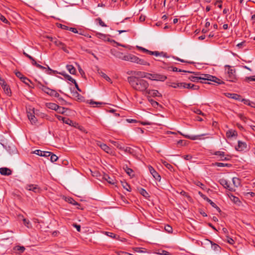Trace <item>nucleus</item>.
<instances>
[{"mask_svg":"<svg viewBox=\"0 0 255 255\" xmlns=\"http://www.w3.org/2000/svg\"><path fill=\"white\" fill-rule=\"evenodd\" d=\"M131 87L134 90L145 94L149 86L148 82L143 79L136 76H129L127 78Z\"/></svg>","mask_w":255,"mask_h":255,"instance_id":"1","label":"nucleus"},{"mask_svg":"<svg viewBox=\"0 0 255 255\" xmlns=\"http://www.w3.org/2000/svg\"><path fill=\"white\" fill-rule=\"evenodd\" d=\"M189 79L194 82H197L199 80H203L204 81H201V83L208 84H210V83L205 81H212L218 84H224V82L220 79L209 74H202L200 77L191 76L189 77Z\"/></svg>","mask_w":255,"mask_h":255,"instance_id":"2","label":"nucleus"},{"mask_svg":"<svg viewBox=\"0 0 255 255\" xmlns=\"http://www.w3.org/2000/svg\"><path fill=\"white\" fill-rule=\"evenodd\" d=\"M226 67H228V75L227 76V79L228 81L232 82H235L237 80L236 76L235 74L236 71L234 69H232L231 66L226 65Z\"/></svg>","mask_w":255,"mask_h":255,"instance_id":"3","label":"nucleus"},{"mask_svg":"<svg viewBox=\"0 0 255 255\" xmlns=\"http://www.w3.org/2000/svg\"><path fill=\"white\" fill-rule=\"evenodd\" d=\"M147 79L151 80L164 81L167 77L166 76L159 74L148 73Z\"/></svg>","mask_w":255,"mask_h":255,"instance_id":"4","label":"nucleus"},{"mask_svg":"<svg viewBox=\"0 0 255 255\" xmlns=\"http://www.w3.org/2000/svg\"><path fill=\"white\" fill-rule=\"evenodd\" d=\"M219 183L226 189L230 191L234 192L235 191V189L234 187H232L230 185V183L228 181L224 178L220 179L219 180Z\"/></svg>","mask_w":255,"mask_h":255,"instance_id":"5","label":"nucleus"},{"mask_svg":"<svg viewBox=\"0 0 255 255\" xmlns=\"http://www.w3.org/2000/svg\"><path fill=\"white\" fill-rule=\"evenodd\" d=\"M97 145L99 146L104 151H105L107 153H109L110 154H114V150L109 147L107 144L105 143H102L100 141H98L97 142Z\"/></svg>","mask_w":255,"mask_h":255,"instance_id":"6","label":"nucleus"},{"mask_svg":"<svg viewBox=\"0 0 255 255\" xmlns=\"http://www.w3.org/2000/svg\"><path fill=\"white\" fill-rule=\"evenodd\" d=\"M0 84L1 86L2 87L5 93L8 96H10L11 90H10V89L9 87V86L8 85H7L3 79H1V78H0Z\"/></svg>","mask_w":255,"mask_h":255,"instance_id":"7","label":"nucleus"},{"mask_svg":"<svg viewBox=\"0 0 255 255\" xmlns=\"http://www.w3.org/2000/svg\"><path fill=\"white\" fill-rule=\"evenodd\" d=\"M131 74L132 75H134V76H136L139 77L140 78H147L148 77V73L142 72V71H131Z\"/></svg>","mask_w":255,"mask_h":255,"instance_id":"8","label":"nucleus"},{"mask_svg":"<svg viewBox=\"0 0 255 255\" xmlns=\"http://www.w3.org/2000/svg\"><path fill=\"white\" fill-rule=\"evenodd\" d=\"M137 58L138 57L134 55L129 54L128 55L124 56L123 60H124L125 61H129L131 62H134L136 63L137 60Z\"/></svg>","mask_w":255,"mask_h":255,"instance_id":"9","label":"nucleus"},{"mask_svg":"<svg viewBox=\"0 0 255 255\" xmlns=\"http://www.w3.org/2000/svg\"><path fill=\"white\" fill-rule=\"evenodd\" d=\"M145 94H147L148 95H150L153 97H161L162 96L161 94L156 90H150V89H147L146 92H145Z\"/></svg>","mask_w":255,"mask_h":255,"instance_id":"10","label":"nucleus"},{"mask_svg":"<svg viewBox=\"0 0 255 255\" xmlns=\"http://www.w3.org/2000/svg\"><path fill=\"white\" fill-rule=\"evenodd\" d=\"M25 189L27 190L32 191L34 193H39L40 192V188L37 185L34 184L27 185Z\"/></svg>","mask_w":255,"mask_h":255,"instance_id":"11","label":"nucleus"},{"mask_svg":"<svg viewBox=\"0 0 255 255\" xmlns=\"http://www.w3.org/2000/svg\"><path fill=\"white\" fill-rule=\"evenodd\" d=\"M148 169L150 173L152 174L155 179L157 181H160L161 179V177L159 174L155 170V169L151 166H149Z\"/></svg>","mask_w":255,"mask_h":255,"instance_id":"12","label":"nucleus"},{"mask_svg":"<svg viewBox=\"0 0 255 255\" xmlns=\"http://www.w3.org/2000/svg\"><path fill=\"white\" fill-rule=\"evenodd\" d=\"M0 173L4 176H9L12 174V171L7 167L0 168Z\"/></svg>","mask_w":255,"mask_h":255,"instance_id":"13","label":"nucleus"},{"mask_svg":"<svg viewBox=\"0 0 255 255\" xmlns=\"http://www.w3.org/2000/svg\"><path fill=\"white\" fill-rule=\"evenodd\" d=\"M54 43L57 46H58V47H60V48H61L65 52H66L67 53H68V50H67V49L66 48V45L63 43L61 42L60 41L58 40V39H55L54 41Z\"/></svg>","mask_w":255,"mask_h":255,"instance_id":"14","label":"nucleus"},{"mask_svg":"<svg viewBox=\"0 0 255 255\" xmlns=\"http://www.w3.org/2000/svg\"><path fill=\"white\" fill-rule=\"evenodd\" d=\"M184 88L191 89L193 90H198L199 89V86L196 85L192 84L191 83H186L183 82Z\"/></svg>","mask_w":255,"mask_h":255,"instance_id":"15","label":"nucleus"},{"mask_svg":"<svg viewBox=\"0 0 255 255\" xmlns=\"http://www.w3.org/2000/svg\"><path fill=\"white\" fill-rule=\"evenodd\" d=\"M34 153L35 154H37V155H39V156H45V157L49 156L51 154V152L43 151H41V150H39V149L35 150L34 151Z\"/></svg>","mask_w":255,"mask_h":255,"instance_id":"16","label":"nucleus"},{"mask_svg":"<svg viewBox=\"0 0 255 255\" xmlns=\"http://www.w3.org/2000/svg\"><path fill=\"white\" fill-rule=\"evenodd\" d=\"M225 95L226 96V97L229 98L233 99L239 101L241 100V96L237 94L227 93L225 94Z\"/></svg>","mask_w":255,"mask_h":255,"instance_id":"17","label":"nucleus"},{"mask_svg":"<svg viewBox=\"0 0 255 255\" xmlns=\"http://www.w3.org/2000/svg\"><path fill=\"white\" fill-rule=\"evenodd\" d=\"M180 133L183 135L184 136H185V137L187 138H189L190 139H191V140H196V139H200L199 138L200 136H204V135H207L208 134L207 133H204V134H201V135H185V134H184L181 132H180Z\"/></svg>","mask_w":255,"mask_h":255,"instance_id":"18","label":"nucleus"},{"mask_svg":"<svg viewBox=\"0 0 255 255\" xmlns=\"http://www.w3.org/2000/svg\"><path fill=\"white\" fill-rule=\"evenodd\" d=\"M27 117L29 121H30L32 124H35L37 122V119L35 117V116L33 114V113L30 112L27 113Z\"/></svg>","mask_w":255,"mask_h":255,"instance_id":"19","label":"nucleus"},{"mask_svg":"<svg viewBox=\"0 0 255 255\" xmlns=\"http://www.w3.org/2000/svg\"><path fill=\"white\" fill-rule=\"evenodd\" d=\"M247 145L245 142L241 141H238V145L236 149L238 151H242L246 148Z\"/></svg>","mask_w":255,"mask_h":255,"instance_id":"20","label":"nucleus"},{"mask_svg":"<svg viewBox=\"0 0 255 255\" xmlns=\"http://www.w3.org/2000/svg\"><path fill=\"white\" fill-rule=\"evenodd\" d=\"M122 150H123L125 152L128 153L131 155H134L135 154V152L134 150L130 147H124L123 146V148Z\"/></svg>","mask_w":255,"mask_h":255,"instance_id":"21","label":"nucleus"},{"mask_svg":"<svg viewBox=\"0 0 255 255\" xmlns=\"http://www.w3.org/2000/svg\"><path fill=\"white\" fill-rule=\"evenodd\" d=\"M96 36L98 38L102 39L104 41H111L110 40V38L109 37L108 35H107L104 34L100 33H96Z\"/></svg>","mask_w":255,"mask_h":255,"instance_id":"22","label":"nucleus"},{"mask_svg":"<svg viewBox=\"0 0 255 255\" xmlns=\"http://www.w3.org/2000/svg\"><path fill=\"white\" fill-rule=\"evenodd\" d=\"M47 108L56 111L58 109V105L52 103H48L46 104Z\"/></svg>","mask_w":255,"mask_h":255,"instance_id":"23","label":"nucleus"},{"mask_svg":"<svg viewBox=\"0 0 255 255\" xmlns=\"http://www.w3.org/2000/svg\"><path fill=\"white\" fill-rule=\"evenodd\" d=\"M234 187H238L241 185V180L237 177H233L232 179Z\"/></svg>","mask_w":255,"mask_h":255,"instance_id":"24","label":"nucleus"},{"mask_svg":"<svg viewBox=\"0 0 255 255\" xmlns=\"http://www.w3.org/2000/svg\"><path fill=\"white\" fill-rule=\"evenodd\" d=\"M104 178L109 183L111 184H115V179L113 177H110L108 175L105 174L104 176Z\"/></svg>","mask_w":255,"mask_h":255,"instance_id":"25","label":"nucleus"},{"mask_svg":"<svg viewBox=\"0 0 255 255\" xmlns=\"http://www.w3.org/2000/svg\"><path fill=\"white\" fill-rule=\"evenodd\" d=\"M241 101L246 105H247L253 108H255V103L251 102L249 100L243 99L241 100Z\"/></svg>","mask_w":255,"mask_h":255,"instance_id":"26","label":"nucleus"},{"mask_svg":"<svg viewBox=\"0 0 255 255\" xmlns=\"http://www.w3.org/2000/svg\"><path fill=\"white\" fill-rule=\"evenodd\" d=\"M63 123L75 127H76V125H78V124H77L76 122H74L73 121L70 120L68 118H65Z\"/></svg>","mask_w":255,"mask_h":255,"instance_id":"27","label":"nucleus"},{"mask_svg":"<svg viewBox=\"0 0 255 255\" xmlns=\"http://www.w3.org/2000/svg\"><path fill=\"white\" fill-rule=\"evenodd\" d=\"M205 200L207 201L208 203L210 204V205L214 208H216L217 210L219 212H221V210L218 207L215 203H214L211 200L208 198L207 197L205 198Z\"/></svg>","mask_w":255,"mask_h":255,"instance_id":"28","label":"nucleus"},{"mask_svg":"<svg viewBox=\"0 0 255 255\" xmlns=\"http://www.w3.org/2000/svg\"><path fill=\"white\" fill-rule=\"evenodd\" d=\"M138 190L139 193L145 198H147L149 197L148 193L144 189L142 188H138Z\"/></svg>","mask_w":255,"mask_h":255,"instance_id":"29","label":"nucleus"},{"mask_svg":"<svg viewBox=\"0 0 255 255\" xmlns=\"http://www.w3.org/2000/svg\"><path fill=\"white\" fill-rule=\"evenodd\" d=\"M226 136L228 138L237 136V132L233 130H229L226 132Z\"/></svg>","mask_w":255,"mask_h":255,"instance_id":"30","label":"nucleus"},{"mask_svg":"<svg viewBox=\"0 0 255 255\" xmlns=\"http://www.w3.org/2000/svg\"><path fill=\"white\" fill-rule=\"evenodd\" d=\"M66 68L70 74H75L76 69L75 68V67L73 66H72L71 65H67Z\"/></svg>","mask_w":255,"mask_h":255,"instance_id":"31","label":"nucleus"},{"mask_svg":"<svg viewBox=\"0 0 255 255\" xmlns=\"http://www.w3.org/2000/svg\"><path fill=\"white\" fill-rule=\"evenodd\" d=\"M213 165L214 166H217L218 167H230L232 166V164H228V163H221V162H215L214 163H213Z\"/></svg>","mask_w":255,"mask_h":255,"instance_id":"32","label":"nucleus"},{"mask_svg":"<svg viewBox=\"0 0 255 255\" xmlns=\"http://www.w3.org/2000/svg\"><path fill=\"white\" fill-rule=\"evenodd\" d=\"M99 73L100 75V76L101 77H102L103 78H104L106 81H107L111 83H112V81L111 78L108 76H107L105 73H104L102 71H100V72H99Z\"/></svg>","mask_w":255,"mask_h":255,"instance_id":"33","label":"nucleus"},{"mask_svg":"<svg viewBox=\"0 0 255 255\" xmlns=\"http://www.w3.org/2000/svg\"><path fill=\"white\" fill-rule=\"evenodd\" d=\"M136 63L140 64V65H147V66L150 65V64L148 62L145 61L143 59H140L138 57L137 58V62Z\"/></svg>","mask_w":255,"mask_h":255,"instance_id":"34","label":"nucleus"},{"mask_svg":"<svg viewBox=\"0 0 255 255\" xmlns=\"http://www.w3.org/2000/svg\"><path fill=\"white\" fill-rule=\"evenodd\" d=\"M59 74L63 75L67 80L72 82L73 83H75V80L72 78L71 76L66 74H63L62 73H59Z\"/></svg>","mask_w":255,"mask_h":255,"instance_id":"35","label":"nucleus"},{"mask_svg":"<svg viewBox=\"0 0 255 255\" xmlns=\"http://www.w3.org/2000/svg\"><path fill=\"white\" fill-rule=\"evenodd\" d=\"M183 82L172 83L170 85V86H171L174 88H183Z\"/></svg>","mask_w":255,"mask_h":255,"instance_id":"36","label":"nucleus"},{"mask_svg":"<svg viewBox=\"0 0 255 255\" xmlns=\"http://www.w3.org/2000/svg\"><path fill=\"white\" fill-rule=\"evenodd\" d=\"M40 88L45 93L47 94H49L50 92L51 91L52 89L49 88L47 87L44 86L43 85H40Z\"/></svg>","mask_w":255,"mask_h":255,"instance_id":"37","label":"nucleus"},{"mask_svg":"<svg viewBox=\"0 0 255 255\" xmlns=\"http://www.w3.org/2000/svg\"><path fill=\"white\" fill-rule=\"evenodd\" d=\"M110 142L112 144H113L114 146H116L118 148L121 150H122V149L123 148V146L119 142L114 140H110Z\"/></svg>","mask_w":255,"mask_h":255,"instance_id":"38","label":"nucleus"},{"mask_svg":"<svg viewBox=\"0 0 255 255\" xmlns=\"http://www.w3.org/2000/svg\"><path fill=\"white\" fill-rule=\"evenodd\" d=\"M48 95L56 98H59V97L60 96L59 94L55 90L52 89Z\"/></svg>","mask_w":255,"mask_h":255,"instance_id":"39","label":"nucleus"},{"mask_svg":"<svg viewBox=\"0 0 255 255\" xmlns=\"http://www.w3.org/2000/svg\"><path fill=\"white\" fill-rule=\"evenodd\" d=\"M124 169L126 173L128 175H129L130 176H133V174H132L133 171L131 168H128V166H126V167L124 168Z\"/></svg>","mask_w":255,"mask_h":255,"instance_id":"40","label":"nucleus"},{"mask_svg":"<svg viewBox=\"0 0 255 255\" xmlns=\"http://www.w3.org/2000/svg\"><path fill=\"white\" fill-rule=\"evenodd\" d=\"M122 184L124 189H126L128 191H131V187L127 182H122Z\"/></svg>","mask_w":255,"mask_h":255,"instance_id":"41","label":"nucleus"},{"mask_svg":"<svg viewBox=\"0 0 255 255\" xmlns=\"http://www.w3.org/2000/svg\"><path fill=\"white\" fill-rule=\"evenodd\" d=\"M68 203L74 205H78L79 206H80V204H78L76 201H75L73 198H68L67 200H66Z\"/></svg>","mask_w":255,"mask_h":255,"instance_id":"42","label":"nucleus"},{"mask_svg":"<svg viewBox=\"0 0 255 255\" xmlns=\"http://www.w3.org/2000/svg\"><path fill=\"white\" fill-rule=\"evenodd\" d=\"M153 55H155L156 56H163V57H166V53L163 52H158L157 51H153Z\"/></svg>","mask_w":255,"mask_h":255,"instance_id":"43","label":"nucleus"},{"mask_svg":"<svg viewBox=\"0 0 255 255\" xmlns=\"http://www.w3.org/2000/svg\"><path fill=\"white\" fill-rule=\"evenodd\" d=\"M67 109L64 107H60L58 106V109H57L56 111L59 114H63L65 113Z\"/></svg>","mask_w":255,"mask_h":255,"instance_id":"44","label":"nucleus"},{"mask_svg":"<svg viewBox=\"0 0 255 255\" xmlns=\"http://www.w3.org/2000/svg\"><path fill=\"white\" fill-rule=\"evenodd\" d=\"M112 53L116 57H118L119 58H121V59H123V58L124 56H122L123 55L122 53L119 52V51H116V52H115V53H113V52H112Z\"/></svg>","mask_w":255,"mask_h":255,"instance_id":"45","label":"nucleus"},{"mask_svg":"<svg viewBox=\"0 0 255 255\" xmlns=\"http://www.w3.org/2000/svg\"><path fill=\"white\" fill-rule=\"evenodd\" d=\"M194 183L197 186L201 187L202 189H203V190L205 189V186L203 183H202L201 182H200L199 181H196L194 182Z\"/></svg>","mask_w":255,"mask_h":255,"instance_id":"46","label":"nucleus"},{"mask_svg":"<svg viewBox=\"0 0 255 255\" xmlns=\"http://www.w3.org/2000/svg\"><path fill=\"white\" fill-rule=\"evenodd\" d=\"M148 100L154 108H156L158 106V103L154 101V100L151 99H149Z\"/></svg>","mask_w":255,"mask_h":255,"instance_id":"47","label":"nucleus"},{"mask_svg":"<svg viewBox=\"0 0 255 255\" xmlns=\"http://www.w3.org/2000/svg\"><path fill=\"white\" fill-rule=\"evenodd\" d=\"M163 164H164V166H165L167 168H168V169H169L170 171H172V169H173V166H172L171 164H170L168 163H167V162H166V161L163 162Z\"/></svg>","mask_w":255,"mask_h":255,"instance_id":"48","label":"nucleus"},{"mask_svg":"<svg viewBox=\"0 0 255 255\" xmlns=\"http://www.w3.org/2000/svg\"><path fill=\"white\" fill-rule=\"evenodd\" d=\"M164 229L165 230L169 233H171L172 232V228L168 225H165Z\"/></svg>","mask_w":255,"mask_h":255,"instance_id":"49","label":"nucleus"},{"mask_svg":"<svg viewBox=\"0 0 255 255\" xmlns=\"http://www.w3.org/2000/svg\"><path fill=\"white\" fill-rule=\"evenodd\" d=\"M50 156V160L52 162H55V161H57V160L58 158V157L55 154H53L52 152H51V154Z\"/></svg>","mask_w":255,"mask_h":255,"instance_id":"50","label":"nucleus"},{"mask_svg":"<svg viewBox=\"0 0 255 255\" xmlns=\"http://www.w3.org/2000/svg\"><path fill=\"white\" fill-rule=\"evenodd\" d=\"M21 81L27 85H29V83H31L30 80L25 76L24 77V78H23L21 80Z\"/></svg>","mask_w":255,"mask_h":255,"instance_id":"51","label":"nucleus"},{"mask_svg":"<svg viewBox=\"0 0 255 255\" xmlns=\"http://www.w3.org/2000/svg\"><path fill=\"white\" fill-rule=\"evenodd\" d=\"M245 81L248 82L249 81H255V75L250 77H246Z\"/></svg>","mask_w":255,"mask_h":255,"instance_id":"52","label":"nucleus"},{"mask_svg":"<svg viewBox=\"0 0 255 255\" xmlns=\"http://www.w3.org/2000/svg\"><path fill=\"white\" fill-rule=\"evenodd\" d=\"M214 154L216 155H219L221 157V158L222 157H224L225 154V152H223V151H216L215 153H214Z\"/></svg>","mask_w":255,"mask_h":255,"instance_id":"53","label":"nucleus"},{"mask_svg":"<svg viewBox=\"0 0 255 255\" xmlns=\"http://www.w3.org/2000/svg\"><path fill=\"white\" fill-rule=\"evenodd\" d=\"M96 21H98L99 24L102 27H107V25L105 24V23L102 21L101 18H98L96 20Z\"/></svg>","mask_w":255,"mask_h":255,"instance_id":"54","label":"nucleus"},{"mask_svg":"<svg viewBox=\"0 0 255 255\" xmlns=\"http://www.w3.org/2000/svg\"><path fill=\"white\" fill-rule=\"evenodd\" d=\"M34 66H35L37 68L40 69H41V70H44L46 69V68L38 63H37V62L35 61V63H33L32 64Z\"/></svg>","mask_w":255,"mask_h":255,"instance_id":"55","label":"nucleus"},{"mask_svg":"<svg viewBox=\"0 0 255 255\" xmlns=\"http://www.w3.org/2000/svg\"><path fill=\"white\" fill-rule=\"evenodd\" d=\"M194 112L198 115H200L202 116H205V114L199 109H195L194 111Z\"/></svg>","mask_w":255,"mask_h":255,"instance_id":"56","label":"nucleus"},{"mask_svg":"<svg viewBox=\"0 0 255 255\" xmlns=\"http://www.w3.org/2000/svg\"><path fill=\"white\" fill-rule=\"evenodd\" d=\"M238 116L242 121H244V122H246L247 118L245 117L243 114H238Z\"/></svg>","mask_w":255,"mask_h":255,"instance_id":"57","label":"nucleus"},{"mask_svg":"<svg viewBox=\"0 0 255 255\" xmlns=\"http://www.w3.org/2000/svg\"><path fill=\"white\" fill-rule=\"evenodd\" d=\"M0 19L5 23H8V20L0 13Z\"/></svg>","mask_w":255,"mask_h":255,"instance_id":"58","label":"nucleus"},{"mask_svg":"<svg viewBox=\"0 0 255 255\" xmlns=\"http://www.w3.org/2000/svg\"><path fill=\"white\" fill-rule=\"evenodd\" d=\"M180 194L182 195V196H185V197H186L188 199H191V197L190 196L188 195V194L185 191H182L181 192H180Z\"/></svg>","mask_w":255,"mask_h":255,"instance_id":"59","label":"nucleus"},{"mask_svg":"<svg viewBox=\"0 0 255 255\" xmlns=\"http://www.w3.org/2000/svg\"><path fill=\"white\" fill-rule=\"evenodd\" d=\"M182 157L186 160H190L192 158V156L191 154H188L182 156Z\"/></svg>","mask_w":255,"mask_h":255,"instance_id":"60","label":"nucleus"},{"mask_svg":"<svg viewBox=\"0 0 255 255\" xmlns=\"http://www.w3.org/2000/svg\"><path fill=\"white\" fill-rule=\"evenodd\" d=\"M15 75L16 76L19 78L20 80L22 79L23 78H24V76L22 75V74L21 73H20V72H15Z\"/></svg>","mask_w":255,"mask_h":255,"instance_id":"61","label":"nucleus"},{"mask_svg":"<svg viewBox=\"0 0 255 255\" xmlns=\"http://www.w3.org/2000/svg\"><path fill=\"white\" fill-rule=\"evenodd\" d=\"M232 200L234 203H237L238 202H240L239 199L238 197L233 195H232Z\"/></svg>","mask_w":255,"mask_h":255,"instance_id":"62","label":"nucleus"},{"mask_svg":"<svg viewBox=\"0 0 255 255\" xmlns=\"http://www.w3.org/2000/svg\"><path fill=\"white\" fill-rule=\"evenodd\" d=\"M231 158V156L230 155H227L226 157L225 156L224 157H222L220 160L224 161V160H230Z\"/></svg>","mask_w":255,"mask_h":255,"instance_id":"63","label":"nucleus"},{"mask_svg":"<svg viewBox=\"0 0 255 255\" xmlns=\"http://www.w3.org/2000/svg\"><path fill=\"white\" fill-rule=\"evenodd\" d=\"M227 241L228 243H229V244H230L231 245H233L234 244L235 242L233 239H232L231 238H229V237H227Z\"/></svg>","mask_w":255,"mask_h":255,"instance_id":"64","label":"nucleus"}]
</instances>
